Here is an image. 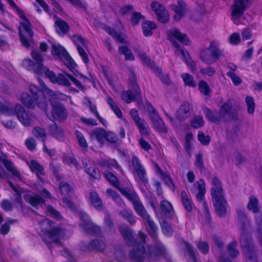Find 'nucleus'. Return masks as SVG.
Instances as JSON below:
<instances>
[{"instance_id": "obj_31", "label": "nucleus", "mask_w": 262, "mask_h": 262, "mask_svg": "<svg viewBox=\"0 0 262 262\" xmlns=\"http://www.w3.org/2000/svg\"><path fill=\"white\" fill-rule=\"evenodd\" d=\"M103 29L106 31L112 37L118 42L122 43H127V42L122 35L117 32L114 29L110 27L104 26Z\"/></svg>"}, {"instance_id": "obj_18", "label": "nucleus", "mask_w": 262, "mask_h": 262, "mask_svg": "<svg viewBox=\"0 0 262 262\" xmlns=\"http://www.w3.org/2000/svg\"><path fill=\"white\" fill-rule=\"evenodd\" d=\"M215 213L220 217H225L227 214L228 204L225 197L212 199Z\"/></svg>"}, {"instance_id": "obj_21", "label": "nucleus", "mask_w": 262, "mask_h": 262, "mask_svg": "<svg viewBox=\"0 0 262 262\" xmlns=\"http://www.w3.org/2000/svg\"><path fill=\"white\" fill-rule=\"evenodd\" d=\"M32 134L37 139H40L42 141L43 150L49 156H53L55 154V150L49 149L46 145L45 141L47 138V134L45 130L42 128L38 126L34 127L32 130Z\"/></svg>"}, {"instance_id": "obj_54", "label": "nucleus", "mask_w": 262, "mask_h": 262, "mask_svg": "<svg viewBox=\"0 0 262 262\" xmlns=\"http://www.w3.org/2000/svg\"><path fill=\"white\" fill-rule=\"evenodd\" d=\"M75 136L78 140L80 146L84 149H86L88 146V143L83 136L79 131L75 132Z\"/></svg>"}, {"instance_id": "obj_44", "label": "nucleus", "mask_w": 262, "mask_h": 262, "mask_svg": "<svg viewBox=\"0 0 262 262\" xmlns=\"http://www.w3.org/2000/svg\"><path fill=\"white\" fill-rule=\"evenodd\" d=\"M181 77L186 85L194 88L196 86V82L194 80L193 77L188 73H183L181 74Z\"/></svg>"}, {"instance_id": "obj_53", "label": "nucleus", "mask_w": 262, "mask_h": 262, "mask_svg": "<svg viewBox=\"0 0 262 262\" xmlns=\"http://www.w3.org/2000/svg\"><path fill=\"white\" fill-rule=\"evenodd\" d=\"M71 38L74 43L76 45L77 47L78 46H80V44L82 45L84 47H86L88 43V41L87 40L83 38L79 35H74Z\"/></svg>"}, {"instance_id": "obj_11", "label": "nucleus", "mask_w": 262, "mask_h": 262, "mask_svg": "<svg viewBox=\"0 0 262 262\" xmlns=\"http://www.w3.org/2000/svg\"><path fill=\"white\" fill-rule=\"evenodd\" d=\"M78 214L81 220L79 226L84 232L95 235L101 233L100 228L92 222L85 212L80 211Z\"/></svg>"}, {"instance_id": "obj_37", "label": "nucleus", "mask_w": 262, "mask_h": 262, "mask_svg": "<svg viewBox=\"0 0 262 262\" xmlns=\"http://www.w3.org/2000/svg\"><path fill=\"white\" fill-rule=\"evenodd\" d=\"M156 28L155 23L150 21H145L142 24L143 34L146 36L152 35L153 30Z\"/></svg>"}, {"instance_id": "obj_46", "label": "nucleus", "mask_w": 262, "mask_h": 262, "mask_svg": "<svg viewBox=\"0 0 262 262\" xmlns=\"http://www.w3.org/2000/svg\"><path fill=\"white\" fill-rule=\"evenodd\" d=\"M59 188L61 193L64 195H70L73 193L72 188L68 183L65 182H61L59 184Z\"/></svg>"}, {"instance_id": "obj_35", "label": "nucleus", "mask_w": 262, "mask_h": 262, "mask_svg": "<svg viewBox=\"0 0 262 262\" xmlns=\"http://www.w3.org/2000/svg\"><path fill=\"white\" fill-rule=\"evenodd\" d=\"M181 200L185 209L187 211L191 212L193 209V203L185 191H181Z\"/></svg>"}, {"instance_id": "obj_3", "label": "nucleus", "mask_w": 262, "mask_h": 262, "mask_svg": "<svg viewBox=\"0 0 262 262\" xmlns=\"http://www.w3.org/2000/svg\"><path fill=\"white\" fill-rule=\"evenodd\" d=\"M40 229L43 232L42 239L50 249V242L59 244L60 239L66 235V230L60 226H55L53 222L48 219H44L39 223Z\"/></svg>"}, {"instance_id": "obj_22", "label": "nucleus", "mask_w": 262, "mask_h": 262, "mask_svg": "<svg viewBox=\"0 0 262 262\" xmlns=\"http://www.w3.org/2000/svg\"><path fill=\"white\" fill-rule=\"evenodd\" d=\"M41 90L39 89V91L42 93L45 96V94L48 95L53 99H57L59 100L66 101L68 99V96L64 94L55 92L48 88L43 82H40Z\"/></svg>"}, {"instance_id": "obj_17", "label": "nucleus", "mask_w": 262, "mask_h": 262, "mask_svg": "<svg viewBox=\"0 0 262 262\" xmlns=\"http://www.w3.org/2000/svg\"><path fill=\"white\" fill-rule=\"evenodd\" d=\"M45 75L54 83H58L65 86H70L71 85V82L64 75L59 74L56 76L55 73L50 71L48 68Z\"/></svg>"}, {"instance_id": "obj_39", "label": "nucleus", "mask_w": 262, "mask_h": 262, "mask_svg": "<svg viewBox=\"0 0 262 262\" xmlns=\"http://www.w3.org/2000/svg\"><path fill=\"white\" fill-rule=\"evenodd\" d=\"M105 247V244L103 241L101 240H93L89 245V249L90 250H95L97 251H102Z\"/></svg>"}, {"instance_id": "obj_6", "label": "nucleus", "mask_w": 262, "mask_h": 262, "mask_svg": "<svg viewBox=\"0 0 262 262\" xmlns=\"http://www.w3.org/2000/svg\"><path fill=\"white\" fill-rule=\"evenodd\" d=\"M7 1L11 7L17 12L20 17L24 20L23 21L20 23L19 36L23 46L28 48L31 46V43L33 41L32 37L34 34L31 28V24L25 16L23 11L17 6L13 0Z\"/></svg>"}, {"instance_id": "obj_15", "label": "nucleus", "mask_w": 262, "mask_h": 262, "mask_svg": "<svg viewBox=\"0 0 262 262\" xmlns=\"http://www.w3.org/2000/svg\"><path fill=\"white\" fill-rule=\"evenodd\" d=\"M198 192L196 194V199L198 201L202 202L204 213L207 219L210 217V212L206 202L204 200V195L206 192L205 185L203 180L200 179L197 182Z\"/></svg>"}, {"instance_id": "obj_36", "label": "nucleus", "mask_w": 262, "mask_h": 262, "mask_svg": "<svg viewBox=\"0 0 262 262\" xmlns=\"http://www.w3.org/2000/svg\"><path fill=\"white\" fill-rule=\"evenodd\" d=\"M51 52L53 56L60 59H62V57L68 53L63 47L60 45L56 46L55 44L52 45Z\"/></svg>"}, {"instance_id": "obj_27", "label": "nucleus", "mask_w": 262, "mask_h": 262, "mask_svg": "<svg viewBox=\"0 0 262 262\" xmlns=\"http://www.w3.org/2000/svg\"><path fill=\"white\" fill-rule=\"evenodd\" d=\"M160 207L164 215L167 217L174 216V210L171 204L167 200H163L160 203Z\"/></svg>"}, {"instance_id": "obj_52", "label": "nucleus", "mask_w": 262, "mask_h": 262, "mask_svg": "<svg viewBox=\"0 0 262 262\" xmlns=\"http://www.w3.org/2000/svg\"><path fill=\"white\" fill-rule=\"evenodd\" d=\"M191 125L193 127L196 128L203 126L204 125L203 117L202 116L194 117L191 121Z\"/></svg>"}, {"instance_id": "obj_40", "label": "nucleus", "mask_w": 262, "mask_h": 262, "mask_svg": "<svg viewBox=\"0 0 262 262\" xmlns=\"http://www.w3.org/2000/svg\"><path fill=\"white\" fill-rule=\"evenodd\" d=\"M106 101L117 116L121 118L122 117V112L113 98L108 96L106 98Z\"/></svg>"}, {"instance_id": "obj_4", "label": "nucleus", "mask_w": 262, "mask_h": 262, "mask_svg": "<svg viewBox=\"0 0 262 262\" xmlns=\"http://www.w3.org/2000/svg\"><path fill=\"white\" fill-rule=\"evenodd\" d=\"M169 39L172 43L173 46L176 48V53L178 54L180 53L183 56L186 63L191 69L192 72H194L196 69V63L192 60L190 57L189 53L187 51H184L181 48L180 46L176 42V40H178L182 43L185 45L189 44V40L186 34L181 33L178 30L172 29L168 32Z\"/></svg>"}, {"instance_id": "obj_16", "label": "nucleus", "mask_w": 262, "mask_h": 262, "mask_svg": "<svg viewBox=\"0 0 262 262\" xmlns=\"http://www.w3.org/2000/svg\"><path fill=\"white\" fill-rule=\"evenodd\" d=\"M151 7L160 22L165 23L168 21L169 14L163 5L158 2H154L152 3Z\"/></svg>"}, {"instance_id": "obj_9", "label": "nucleus", "mask_w": 262, "mask_h": 262, "mask_svg": "<svg viewBox=\"0 0 262 262\" xmlns=\"http://www.w3.org/2000/svg\"><path fill=\"white\" fill-rule=\"evenodd\" d=\"M133 206L137 213L141 216L144 220L148 233L153 237L154 240L156 241V238H157V226L154 221L151 219L150 216L148 214L140 199L135 202L133 204Z\"/></svg>"}, {"instance_id": "obj_64", "label": "nucleus", "mask_w": 262, "mask_h": 262, "mask_svg": "<svg viewBox=\"0 0 262 262\" xmlns=\"http://www.w3.org/2000/svg\"><path fill=\"white\" fill-rule=\"evenodd\" d=\"M105 139L111 143H115L118 141L117 136L112 132H105Z\"/></svg>"}, {"instance_id": "obj_23", "label": "nucleus", "mask_w": 262, "mask_h": 262, "mask_svg": "<svg viewBox=\"0 0 262 262\" xmlns=\"http://www.w3.org/2000/svg\"><path fill=\"white\" fill-rule=\"evenodd\" d=\"M83 167L85 172L93 179H99L101 174L99 170L88 160L85 159L82 161Z\"/></svg>"}, {"instance_id": "obj_7", "label": "nucleus", "mask_w": 262, "mask_h": 262, "mask_svg": "<svg viewBox=\"0 0 262 262\" xmlns=\"http://www.w3.org/2000/svg\"><path fill=\"white\" fill-rule=\"evenodd\" d=\"M224 56V51L220 49V43L216 40L211 41L208 47L202 49L200 53L201 61L208 65L213 64Z\"/></svg>"}, {"instance_id": "obj_8", "label": "nucleus", "mask_w": 262, "mask_h": 262, "mask_svg": "<svg viewBox=\"0 0 262 262\" xmlns=\"http://www.w3.org/2000/svg\"><path fill=\"white\" fill-rule=\"evenodd\" d=\"M231 106L227 103L224 104L219 112H212L206 110V116L211 122L216 124L221 121H227L230 119H236V116L231 112Z\"/></svg>"}, {"instance_id": "obj_14", "label": "nucleus", "mask_w": 262, "mask_h": 262, "mask_svg": "<svg viewBox=\"0 0 262 262\" xmlns=\"http://www.w3.org/2000/svg\"><path fill=\"white\" fill-rule=\"evenodd\" d=\"M133 75V79L131 83L132 88L134 90V93L131 90L124 91L122 93V99L126 103H129L135 99H141V96L140 94V90L137 82L134 80L135 75L133 73V69L131 70Z\"/></svg>"}, {"instance_id": "obj_13", "label": "nucleus", "mask_w": 262, "mask_h": 262, "mask_svg": "<svg viewBox=\"0 0 262 262\" xmlns=\"http://www.w3.org/2000/svg\"><path fill=\"white\" fill-rule=\"evenodd\" d=\"M9 114L15 115L18 120L25 126L32 125L33 120L31 117L25 111L24 107L20 104H17L11 108Z\"/></svg>"}, {"instance_id": "obj_34", "label": "nucleus", "mask_w": 262, "mask_h": 262, "mask_svg": "<svg viewBox=\"0 0 262 262\" xmlns=\"http://www.w3.org/2000/svg\"><path fill=\"white\" fill-rule=\"evenodd\" d=\"M142 136L148 137L150 135V128L147 122L144 119H141L136 123Z\"/></svg>"}, {"instance_id": "obj_38", "label": "nucleus", "mask_w": 262, "mask_h": 262, "mask_svg": "<svg viewBox=\"0 0 262 262\" xmlns=\"http://www.w3.org/2000/svg\"><path fill=\"white\" fill-rule=\"evenodd\" d=\"M120 215L126 220L129 224H134L136 222V217L131 210L123 209L119 212Z\"/></svg>"}, {"instance_id": "obj_57", "label": "nucleus", "mask_w": 262, "mask_h": 262, "mask_svg": "<svg viewBox=\"0 0 262 262\" xmlns=\"http://www.w3.org/2000/svg\"><path fill=\"white\" fill-rule=\"evenodd\" d=\"M237 246V243L235 241L232 242L228 246V251L230 254V255L232 257H236L238 254L239 252L237 250H236V247Z\"/></svg>"}, {"instance_id": "obj_28", "label": "nucleus", "mask_w": 262, "mask_h": 262, "mask_svg": "<svg viewBox=\"0 0 262 262\" xmlns=\"http://www.w3.org/2000/svg\"><path fill=\"white\" fill-rule=\"evenodd\" d=\"M49 134L58 140H62L63 139L64 134L62 128L56 124L50 126Z\"/></svg>"}, {"instance_id": "obj_58", "label": "nucleus", "mask_w": 262, "mask_h": 262, "mask_svg": "<svg viewBox=\"0 0 262 262\" xmlns=\"http://www.w3.org/2000/svg\"><path fill=\"white\" fill-rule=\"evenodd\" d=\"M226 75L231 78L234 85L237 86L240 85L242 83V79L237 76L235 72H228Z\"/></svg>"}, {"instance_id": "obj_12", "label": "nucleus", "mask_w": 262, "mask_h": 262, "mask_svg": "<svg viewBox=\"0 0 262 262\" xmlns=\"http://www.w3.org/2000/svg\"><path fill=\"white\" fill-rule=\"evenodd\" d=\"M51 105L52 111L51 113L47 112V108L46 111H43L50 120L52 121L56 120L63 121L67 119L68 116L67 110L62 103L59 102H52Z\"/></svg>"}, {"instance_id": "obj_55", "label": "nucleus", "mask_w": 262, "mask_h": 262, "mask_svg": "<svg viewBox=\"0 0 262 262\" xmlns=\"http://www.w3.org/2000/svg\"><path fill=\"white\" fill-rule=\"evenodd\" d=\"M107 195L112 198L114 201L117 202L120 206L124 204L122 200L119 198V195L114 190L107 189L106 190Z\"/></svg>"}, {"instance_id": "obj_33", "label": "nucleus", "mask_w": 262, "mask_h": 262, "mask_svg": "<svg viewBox=\"0 0 262 262\" xmlns=\"http://www.w3.org/2000/svg\"><path fill=\"white\" fill-rule=\"evenodd\" d=\"M105 130L104 129L97 128L91 132L90 136L92 139H96L102 143L105 139Z\"/></svg>"}, {"instance_id": "obj_47", "label": "nucleus", "mask_w": 262, "mask_h": 262, "mask_svg": "<svg viewBox=\"0 0 262 262\" xmlns=\"http://www.w3.org/2000/svg\"><path fill=\"white\" fill-rule=\"evenodd\" d=\"M160 224L163 234L167 236H171L173 233V230L169 223L166 221H163Z\"/></svg>"}, {"instance_id": "obj_20", "label": "nucleus", "mask_w": 262, "mask_h": 262, "mask_svg": "<svg viewBox=\"0 0 262 262\" xmlns=\"http://www.w3.org/2000/svg\"><path fill=\"white\" fill-rule=\"evenodd\" d=\"M249 0H235L232 7L231 14L234 18L238 19L243 14Z\"/></svg>"}, {"instance_id": "obj_60", "label": "nucleus", "mask_w": 262, "mask_h": 262, "mask_svg": "<svg viewBox=\"0 0 262 262\" xmlns=\"http://www.w3.org/2000/svg\"><path fill=\"white\" fill-rule=\"evenodd\" d=\"M121 192L132 202L133 204L139 199V197L136 193L130 192L127 190H122Z\"/></svg>"}, {"instance_id": "obj_30", "label": "nucleus", "mask_w": 262, "mask_h": 262, "mask_svg": "<svg viewBox=\"0 0 262 262\" xmlns=\"http://www.w3.org/2000/svg\"><path fill=\"white\" fill-rule=\"evenodd\" d=\"M90 200L91 204L97 210H100L103 208V203L101 199L95 191H92L90 194Z\"/></svg>"}, {"instance_id": "obj_1", "label": "nucleus", "mask_w": 262, "mask_h": 262, "mask_svg": "<svg viewBox=\"0 0 262 262\" xmlns=\"http://www.w3.org/2000/svg\"><path fill=\"white\" fill-rule=\"evenodd\" d=\"M119 230L128 245L133 246V249L130 252V258L136 262H141L147 257L149 259H156L158 256L164 254L165 249L163 245L157 241L156 238V247L154 248L149 246L144 247L142 243L137 242L134 239L132 230L128 227H120Z\"/></svg>"}, {"instance_id": "obj_26", "label": "nucleus", "mask_w": 262, "mask_h": 262, "mask_svg": "<svg viewBox=\"0 0 262 262\" xmlns=\"http://www.w3.org/2000/svg\"><path fill=\"white\" fill-rule=\"evenodd\" d=\"M28 165L32 171L35 172L38 179L43 183L44 180L41 177L45 174L43 167L34 160L30 161V162L28 163Z\"/></svg>"}, {"instance_id": "obj_2", "label": "nucleus", "mask_w": 262, "mask_h": 262, "mask_svg": "<svg viewBox=\"0 0 262 262\" xmlns=\"http://www.w3.org/2000/svg\"><path fill=\"white\" fill-rule=\"evenodd\" d=\"M236 213V220L239 228L242 232L240 243L241 247L244 251L247 262H257L255 254L254 252V247L251 238L245 234V232L250 228V222L243 211L238 210Z\"/></svg>"}, {"instance_id": "obj_29", "label": "nucleus", "mask_w": 262, "mask_h": 262, "mask_svg": "<svg viewBox=\"0 0 262 262\" xmlns=\"http://www.w3.org/2000/svg\"><path fill=\"white\" fill-rule=\"evenodd\" d=\"M3 162L7 169L11 172L13 179L19 181L23 180L20 172L13 166L12 163L10 161L4 160Z\"/></svg>"}, {"instance_id": "obj_45", "label": "nucleus", "mask_w": 262, "mask_h": 262, "mask_svg": "<svg viewBox=\"0 0 262 262\" xmlns=\"http://www.w3.org/2000/svg\"><path fill=\"white\" fill-rule=\"evenodd\" d=\"M30 204L33 206L41 205L45 203V200L39 195H30L28 197Z\"/></svg>"}, {"instance_id": "obj_56", "label": "nucleus", "mask_w": 262, "mask_h": 262, "mask_svg": "<svg viewBox=\"0 0 262 262\" xmlns=\"http://www.w3.org/2000/svg\"><path fill=\"white\" fill-rule=\"evenodd\" d=\"M237 246V243L235 241L232 242L228 246V251L230 254V255L232 257H236L238 254L239 252L237 250H236V247Z\"/></svg>"}, {"instance_id": "obj_59", "label": "nucleus", "mask_w": 262, "mask_h": 262, "mask_svg": "<svg viewBox=\"0 0 262 262\" xmlns=\"http://www.w3.org/2000/svg\"><path fill=\"white\" fill-rule=\"evenodd\" d=\"M63 162L69 166H73L77 169H78L79 167V165L75 158L72 156L65 157L63 159Z\"/></svg>"}, {"instance_id": "obj_19", "label": "nucleus", "mask_w": 262, "mask_h": 262, "mask_svg": "<svg viewBox=\"0 0 262 262\" xmlns=\"http://www.w3.org/2000/svg\"><path fill=\"white\" fill-rule=\"evenodd\" d=\"M211 184L210 193L212 199L225 197L223 186L217 178H212L211 180Z\"/></svg>"}, {"instance_id": "obj_50", "label": "nucleus", "mask_w": 262, "mask_h": 262, "mask_svg": "<svg viewBox=\"0 0 262 262\" xmlns=\"http://www.w3.org/2000/svg\"><path fill=\"white\" fill-rule=\"evenodd\" d=\"M245 102L247 106L248 113L250 114H253L255 107V104L253 98L248 96L246 97Z\"/></svg>"}, {"instance_id": "obj_51", "label": "nucleus", "mask_w": 262, "mask_h": 262, "mask_svg": "<svg viewBox=\"0 0 262 262\" xmlns=\"http://www.w3.org/2000/svg\"><path fill=\"white\" fill-rule=\"evenodd\" d=\"M196 247L203 254H207L209 251V246L207 242L200 241L196 244Z\"/></svg>"}, {"instance_id": "obj_41", "label": "nucleus", "mask_w": 262, "mask_h": 262, "mask_svg": "<svg viewBox=\"0 0 262 262\" xmlns=\"http://www.w3.org/2000/svg\"><path fill=\"white\" fill-rule=\"evenodd\" d=\"M118 51L119 53L124 55L125 59L126 60L133 61L135 59V57L132 51L126 46H120L119 47Z\"/></svg>"}, {"instance_id": "obj_48", "label": "nucleus", "mask_w": 262, "mask_h": 262, "mask_svg": "<svg viewBox=\"0 0 262 262\" xmlns=\"http://www.w3.org/2000/svg\"><path fill=\"white\" fill-rule=\"evenodd\" d=\"M153 127L159 133H166L167 127L163 121L161 119L152 123Z\"/></svg>"}, {"instance_id": "obj_42", "label": "nucleus", "mask_w": 262, "mask_h": 262, "mask_svg": "<svg viewBox=\"0 0 262 262\" xmlns=\"http://www.w3.org/2000/svg\"><path fill=\"white\" fill-rule=\"evenodd\" d=\"M151 69L152 70L157 74L159 75L160 78L162 81V82L166 84H168L170 82V80L169 77L167 75L162 74V69L159 68L155 64H153V66H151Z\"/></svg>"}, {"instance_id": "obj_32", "label": "nucleus", "mask_w": 262, "mask_h": 262, "mask_svg": "<svg viewBox=\"0 0 262 262\" xmlns=\"http://www.w3.org/2000/svg\"><path fill=\"white\" fill-rule=\"evenodd\" d=\"M55 25L56 32L60 35L66 34L70 28L68 24L66 21L60 19H57L55 21Z\"/></svg>"}, {"instance_id": "obj_61", "label": "nucleus", "mask_w": 262, "mask_h": 262, "mask_svg": "<svg viewBox=\"0 0 262 262\" xmlns=\"http://www.w3.org/2000/svg\"><path fill=\"white\" fill-rule=\"evenodd\" d=\"M148 114L152 123L161 119L155 108L151 105L148 108Z\"/></svg>"}, {"instance_id": "obj_62", "label": "nucleus", "mask_w": 262, "mask_h": 262, "mask_svg": "<svg viewBox=\"0 0 262 262\" xmlns=\"http://www.w3.org/2000/svg\"><path fill=\"white\" fill-rule=\"evenodd\" d=\"M104 176L106 179L111 183L113 185L117 186L118 185V181L117 177L109 171H105L104 172Z\"/></svg>"}, {"instance_id": "obj_43", "label": "nucleus", "mask_w": 262, "mask_h": 262, "mask_svg": "<svg viewBox=\"0 0 262 262\" xmlns=\"http://www.w3.org/2000/svg\"><path fill=\"white\" fill-rule=\"evenodd\" d=\"M258 204V202L257 199L255 196H252L249 199L247 206L248 209L251 210L254 213H257L259 211Z\"/></svg>"}, {"instance_id": "obj_24", "label": "nucleus", "mask_w": 262, "mask_h": 262, "mask_svg": "<svg viewBox=\"0 0 262 262\" xmlns=\"http://www.w3.org/2000/svg\"><path fill=\"white\" fill-rule=\"evenodd\" d=\"M171 9L174 12V19L179 21L183 17L187 12V7L185 3L182 0H179L177 4L172 5Z\"/></svg>"}, {"instance_id": "obj_25", "label": "nucleus", "mask_w": 262, "mask_h": 262, "mask_svg": "<svg viewBox=\"0 0 262 262\" xmlns=\"http://www.w3.org/2000/svg\"><path fill=\"white\" fill-rule=\"evenodd\" d=\"M192 107L189 103H183L176 112V118L180 121L185 120L191 116Z\"/></svg>"}, {"instance_id": "obj_63", "label": "nucleus", "mask_w": 262, "mask_h": 262, "mask_svg": "<svg viewBox=\"0 0 262 262\" xmlns=\"http://www.w3.org/2000/svg\"><path fill=\"white\" fill-rule=\"evenodd\" d=\"M83 103L86 106L89 108L90 111L93 113L95 116L98 115V112L97 111L96 105L93 104L89 99L86 97H84Z\"/></svg>"}, {"instance_id": "obj_10", "label": "nucleus", "mask_w": 262, "mask_h": 262, "mask_svg": "<svg viewBox=\"0 0 262 262\" xmlns=\"http://www.w3.org/2000/svg\"><path fill=\"white\" fill-rule=\"evenodd\" d=\"M31 56L35 62L30 59H25L22 63L23 67L28 70H33L36 74L45 75L48 68L43 64L42 55L38 52L33 51L31 52Z\"/></svg>"}, {"instance_id": "obj_5", "label": "nucleus", "mask_w": 262, "mask_h": 262, "mask_svg": "<svg viewBox=\"0 0 262 262\" xmlns=\"http://www.w3.org/2000/svg\"><path fill=\"white\" fill-rule=\"evenodd\" d=\"M30 91L32 98L28 93H23L19 98L21 103L29 108H34L37 106L42 111H46L48 107V102L45 96L39 91V88L35 85L31 84Z\"/></svg>"}, {"instance_id": "obj_49", "label": "nucleus", "mask_w": 262, "mask_h": 262, "mask_svg": "<svg viewBox=\"0 0 262 262\" xmlns=\"http://www.w3.org/2000/svg\"><path fill=\"white\" fill-rule=\"evenodd\" d=\"M199 89L200 92L205 96H208L210 92V88L207 83L201 80L198 84Z\"/></svg>"}]
</instances>
